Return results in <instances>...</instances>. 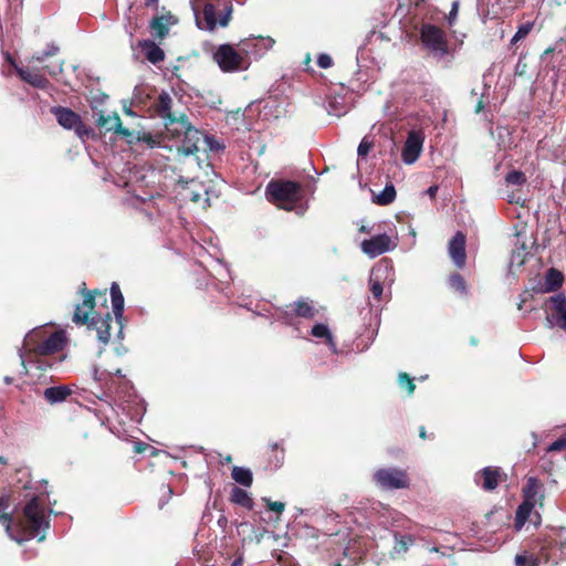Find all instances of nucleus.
Instances as JSON below:
<instances>
[{
    "instance_id": "f257e3e1",
    "label": "nucleus",
    "mask_w": 566,
    "mask_h": 566,
    "mask_svg": "<svg viewBox=\"0 0 566 566\" xmlns=\"http://www.w3.org/2000/svg\"><path fill=\"white\" fill-rule=\"evenodd\" d=\"M153 107L171 136L177 137L184 134L181 145L178 147V151L182 155H195L202 148L203 143H210V136L195 128L184 112L174 109V98L169 93L163 91Z\"/></svg>"
},
{
    "instance_id": "f03ea898",
    "label": "nucleus",
    "mask_w": 566,
    "mask_h": 566,
    "mask_svg": "<svg viewBox=\"0 0 566 566\" xmlns=\"http://www.w3.org/2000/svg\"><path fill=\"white\" fill-rule=\"evenodd\" d=\"M77 294L82 301L76 304L73 317L74 319L86 318H124L125 298L122 293L120 286L117 282H113L109 287L112 312L107 305V289L104 290H88L85 282H82L77 287Z\"/></svg>"
},
{
    "instance_id": "7ed1b4c3",
    "label": "nucleus",
    "mask_w": 566,
    "mask_h": 566,
    "mask_svg": "<svg viewBox=\"0 0 566 566\" xmlns=\"http://www.w3.org/2000/svg\"><path fill=\"white\" fill-rule=\"evenodd\" d=\"M46 329L40 331L34 328L24 337V347L27 350L38 355V369H46L50 364H46L42 357L53 355L62 352L66 344L67 337L64 329H54L48 336L43 334Z\"/></svg>"
},
{
    "instance_id": "20e7f679",
    "label": "nucleus",
    "mask_w": 566,
    "mask_h": 566,
    "mask_svg": "<svg viewBox=\"0 0 566 566\" xmlns=\"http://www.w3.org/2000/svg\"><path fill=\"white\" fill-rule=\"evenodd\" d=\"M265 42H271V40L264 38L243 40L238 44V50L231 44H221L213 52V61L224 73L248 70L250 66L249 48Z\"/></svg>"
},
{
    "instance_id": "39448f33",
    "label": "nucleus",
    "mask_w": 566,
    "mask_h": 566,
    "mask_svg": "<svg viewBox=\"0 0 566 566\" xmlns=\"http://www.w3.org/2000/svg\"><path fill=\"white\" fill-rule=\"evenodd\" d=\"M303 192L300 182L284 179H272L265 188L269 202L286 211L293 210L301 202Z\"/></svg>"
},
{
    "instance_id": "423d86ee",
    "label": "nucleus",
    "mask_w": 566,
    "mask_h": 566,
    "mask_svg": "<svg viewBox=\"0 0 566 566\" xmlns=\"http://www.w3.org/2000/svg\"><path fill=\"white\" fill-rule=\"evenodd\" d=\"M76 323L86 325L90 333H94L97 340L103 344H112L114 350L118 355L127 352L123 344L124 339V321H75Z\"/></svg>"
},
{
    "instance_id": "0eeeda50",
    "label": "nucleus",
    "mask_w": 566,
    "mask_h": 566,
    "mask_svg": "<svg viewBox=\"0 0 566 566\" xmlns=\"http://www.w3.org/2000/svg\"><path fill=\"white\" fill-rule=\"evenodd\" d=\"M60 126L67 130H74L82 140L95 138V132L92 127L83 123L81 116L73 109L64 106H53L50 109Z\"/></svg>"
},
{
    "instance_id": "6e6552de",
    "label": "nucleus",
    "mask_w": 566,
    "mask_h": 566,
    "mask_svg": "<svg viewBox=\"0 0 566 566\" xmlns=\"http://www.w3.org/2000/svg\"><path fill=\"white\" fill-rule=\"evenodd\" d=\"M23 517L29 535L35 537L49 528V518L38 496H33L23 509Z\"/></svg>"
},
{
    "instance_id": "1a4fd4ad",
    "label": "nucleus",
    "mask_w": 566,
    "mask_h": 566,
    "mask_svg": "<svg viewBox=\"0 0 566 566\" xmlns=\"http://www.w3.org/2000/svg\"><path fill=\"white\" fill-rule=\"evenodd\" d=\"M420 40L436 56L443 57L450 54L447 33L434 24L423 23L421 25Z\"/></svg>"
},
{
    "instance_id": "9d476101",
    "label": "nucleus",
    "mask_w": 566,
    "mask_h": 566,
    "mask_svg": "<svg viewBox=\"0 0 566 566\" xmlns=\"http://www.w3.org/2000/svg\"><path fill=\"white\" fill-rule=\"evenodd\" d=\"M373 480L381 490L408 489L410 485V478L407 471L400 468L378 469L374 473Z\"/></svg>"
},
{
    "instance_id": "9b49d317",
    "label": "nucleus",
    "mask_w": 566,
    "mask_h": 566,
    "mask_svg": "<svg viewBox=\"0 0 566 566\" xmlns=\"http://www.w3.org/2000/svg\"><path fill=\"white\" fill-rule=\"evenodd\" d=\"M222 7V10L218 13L213 3H206L202 9L203 24L201 21H198L199 28L213 31L217 27H227L232 15V4L230 1L224 0ZM197 20L199 19L197 18Z\"/></svg>"
},
{
    "instance_id": "f8f14e48",
    "label": "nucleus",
    "mask_w": 566,
    "mask_h": 566,
    "mask_svg": "<svg viewBox=\"0 0 566 566\" xmlns=\"http://www.w3.org/2000/svg\"><path fill=\"white\" fill-rule=\"evenodd\" d=\"M544 564L557 565L566 559V538L560 539L558 534L547 535L538 541Z\"/></svg>"
},
{
    "instance_id": "ddd939ff",
    "label": "nucleus",
    "mask_w": 566,
    "mask_h": 566,
    "mask_svg": "<svg viewBox=\"0 0 566 566\" xmlns=\"http://www.w3.org/2000/svg\"><path fill=\"white\" fill-rule=\"evenodd\" d=\"M424 134L421 130H410L402 147L401 158L407 165L416 163L422 151Z\"/></svg>"
},
{
    "instance_id": "4468645a",
    "label": "nucleus",
    "mask_w": 566,
    "mask_h": 566,
    "mask_svg": "<svg viewBox=\"0 0 566 566\" xmlns=\"http://www.w3.org/2000/svg\"><path fill=\"white\" fill-rule=\"evenodd\" d=\"M95 123L99 129L104 130V133L114 132L115 134L126 138L129 144L133 143L134 133L122 125L120 117L117 113H114L113 115H105L103 112H99Z\"/></svg>"
},
{
    "instance_id": "2eb2a0df",
    "label": "nucleus",
    "mask_w": 566,
    "mask_h": 566,
    "mask_svg": "<svg viewBox=\"0 0 566 566\" xmlns=\"http://www.w3.org/2000/svg\"><path fill=\"white\" fill-rule=\"evenodd\" d=\"M506 479V474L497 467H486L475 473V483L484 491H493L501 481Z\"/></svg>"
},
{
    "instance_id": "dca6fc26",
    "label": "nucleus",
    "mask_w": 566,
    "mask_h": 566,
    "mask_svg": "<svg viewBox=\"0 0 566 566\" xmlns=\"http://www.w3.org/2000/svg\"><path fill=\"white\" fill-rule=\"evenodd\" d=\"M467 238L463 232L458 231L449 241L448 251L457 268L463 269L467 263L465 251Z\"/></svg>"
},
{
    "instance_id": "f3484780",
    "label": "nucleus",
    "mask_w": 566,
    "mask_h": 566,
    "mask_svg": "<svg viewBox=\"0 0 566 566\" xmlns=\"http://www.w3.org/2000/svg\"><path fill=\"white\" fill-rule=\"evenodd\" d=\"M391 239L388 234L382 233L375 235L368 240H364L360 244L363 252L370 258H376L390 250Z\"/></svg>"
},
{
    "instance_id": "a211bd4d",
    "label": "nucleus",
    "mask_w": 566,
    "mask_h": 566,
    "mask_svg": "<svg viewBox=\"0 0 566 566\" xmlns=\"http://www.w3.org/2000/svg\"><path fill=\"white\" fill-rule=\"evenodd\" d=\"M290 314H293L300 318H313L315 316H323L325 314V307L316 305L313 301L298 300L294 304L289 305Z\"/></svg>"
},
{
    "instance_id": "6ab92c4d",
    "label": "nucleus",
    "mask_w": 566,
    "mask_h": 566,
    "mask_svg": "<svg viewBox=\"0 0 566 566\" xmlns=\"http://www.w3.org/2000/svg\"><path fill=\"white\" fill-rule=\"evenodd\" d=\"M544 308L547 316L552 315L553 318H566V296L559 293L548 297L544 303Z\"/></svg>"
},
{
    "instance_id": "aec40b11",
    "label": "nucleus",
    "mask_w": 566,
    "mask_h": 566,
    "mask_svg": "<svg viewBox=\"0 0 566 566\" xmlns=\"http://www.w3.org/2000/svg\"><path fill=\"white\" fill-rule=\"evenodd\" d=\"M285 460V450L279 442H273L270 444L268 463L264 467L265 471H276L282 468Z\"/></svg>"
},
{
    "instance_id": "412c9836",
    "label": "nucleus",
    "mask_w": 566,
    "mask_h": 566,
    "mask_svg": "<svg viewBox=\"0 0 566 566\" xmlns=\"http://www.w3.org/2000/svg\"><path fill=\"white\" fill-rule=\"evenodd\" d=\"M395 543L390 549V556L392 558L403 557L408 552L409 547L415 544V537L409 534H401L399 532L394 533Z\"/></svg>"
},
{
    "instance_id": "4be33fe9",
    "label": "nucleus",
    "mask_w": 566,
    "mask_h": 566,
    "mask_svg": "<svg viewBox=\"0 0 566 566\" xmlns=\"http://www.w3.org/2000/svg\"><path fill=\"white\" fill-rule=\"evenodd\" d=\"M138 46L142 48L145 57L151 63L157 65L165 60V52L151 40H142L138 42Z\"/></svg>"
},
{
    "instance_id": "5701e85b",
    "label": "nucleus",
    "mask_w": 566,
    "mask_h": 566,
    "mask_svg": "<svg viewBox=\"0 0 566 566\" xmlns=\"http://www.w3.org/2000/svg\"><path fill=\"white\" fill-rule=\"evenodd\" d=\"M72 392L73 391L69 386H53L43 391V397L50 405H55L64 402Z\"/></svg>"
},
{
    "instance_id": "b1692460",
    "label": "nucleus",
    "mask_w": 566,
    "mask_h": 566,
    "mask_svg": "<svg viewBox=\"0 0 566 566\" xmlns=\"http://www.w3.org/2000/svg\"><path fill=\"white\" fill-rule=\"evenodd\" d=\"M15 70H17L18 75L20 76V78L22 81L29 83L33 87L45 88L49 84L48 78L40 73L32 72L28 69H22V67H18V66H15Z\"/></svg>"
},
{
    "instance_id": "393cba45",
    "label": "nucleus",
    "mask_w": 566,
    "mask_h": 566,
    "mask_svg": "<svg viewBox=\"0 0 566 566\" xmlns=\"http://www.w3.org/2000/svg\"><path fill=\"white\" fill-rule=\"evenodd\" d=\"M563 283H564L563 273L555 268H551L545 273L543 291L544 292H555L563 285Z\"/></svg>"
},
{
    "instance_id": "a878e982",
    "label": "nucleus",
    "mask_w": 566,
    "mask_h": 566,
    "mask_svg": "<svg viewBox=\"0 0 566 566\" xmlns=\"http://www.w3.org/2000/svg\"><path fill=\"white\" fill-rule=\"evenodd\" d=\"M171 19L170 13L166 15H155L150 22L149 28L159 39H164L169 32V20Z\"/></svg>"
},
{
    "instance_id": "bb28decb",
    "label": "nucleus",
    "mask_w": 566,
    "mask_h": 566,
    "mask_svg": "<svg viewBox=\"0 0 566 566\" xmlns=\"http://www.w3.org/2000/svg\"><path fill=\"white\" fill-rule=\"evenodd\" d=\"M381 272H384V273L387 272V268L385 270H382L380 266L374 268L371 271V274H370V279H369L370 293L373 294L374 298H376L378 301L381 298V295L384 292V287H382V283H381V279L384 275Z\"/></svg>"
},
{
    "instance_id": "cd10ccee",
    "label": "nucleus",
    "mask_w": 566,
    "mask_h": 566,
    "mask_svg": "<svg viewBox=\"0 0 566 566\" xmlns=\"http://www.w3.org/2000/svg\"><path fill=\"white\" fill-rule=\"evenodd\" d=\"M230 501L237 505H240L247 510H252L254 502L251 495L239 486H233L230 494Z\"/></svg>"
},
{
    "instance_id": "c85d7f7f",
    "label": "nucleus",
    "mask_w": 566,
    "mask_h": 566,
    "mask_svg": "<svg viewBox=\"0 0 566 566\" xmlns=\"http://www.w3.org/2000/svg\"><path fill=\"white\" fill-rule=\"evenodd\" d=\"M10 495L0 496V524L6 527L7 533L11 532V525L13 522V514L9 512L10 507Z\"/></svg>"
},
{
    "instance_id": "c756f323",
    "label": "nucleus",
    "mask_w": 566,
    "mask_h": 566,
    "mask_svg": "<svg viewBox=\"0 0 566 566\" xmlns=\"http://www.w3.org/2000/svg\"><path fill=\"white\" fill-rule=\"evenodd\" d=\"M534 506H535V504L531 503V501H523L518 505L516 513H515V527L517 530L522 528L523 525L526 523Z\"/></svg>"
},
{
    "instance_id": "7c9ffc66",
    "label": "nucleus",
    "mask_w": 566,
    "mask_h": 566,
    "mask_svg": "<svg viewBox=\"0 0 566 566\" xmlns=\"http://www.w3.org/2000/svg\"><path fill=\"white\" fill-rule=\"evenodd\" d=\"M231 476L237 483L245 488H250L253 483L252 472L247 468L233 467L231 470Z\"/></svg>"
},
{
    "instance_id": "2f4dec72",
    "label": "nucleus",
    "mask_w": 566,
    "mask_h": 566,
    "mask_svg": "<svg viewBox=\"0 0 566 566\" xmlns=\"http://www.w3.org/2000/svg\"><path fill=\"white\" fill-rule=\"evenodd\" d=\"M542 488V483L538 479L531 476L527 479L526 485L523 489L524 501H531L536 504V497Z\"/></svg>"
},
{
    "instance_id": "473e14b6",
    "label": "nucleus",
    "mask_w": 566,
    "mask_h": 566,
    "mask_svg": "<svg viewBox=\"0 0 566 566\" xmlns=\"http://www.w3.org/2000/svg\"><path fill=\"white\" fill-rule=\"evenodd\" d=\"M449 287L459 295L468 294V284L464 276L458 272L452 273L448 279Z\"/></svg>"
},
{
    "instance_id": "72a5a7b5",
    "label": "nucleus",
    "mask_w": 566,
    "mask_h": 566,
    "mask_svg": "<svg viewBox=\"0 0 566 566\" xmlns=\"http://www.w3.org/2000/svg\"><path fill=\"white\" fill-rule=\"evenodd\" d=\"M538 554H517L515 556L516 566H539L543 562L541 555V544L538 543Z\"/></svg>"
},
{
    "instance_id": "f704fd0d",
    "label": "nucleus",
    "mask_w": 566,
    "mask_h": 566,
    "mask_svg": "<svg viewBox=\"0 0 566 566\" xmlns=\"http://www.w3.org/2000/svg\"><path fill=\"white\" fill-rule=\"evenodd\" d=\"M396 188L392 184H387L384 188V190L375 196L374 202L379 206H388L392 203L396 199Z\"/></svg>"
},
{
    "instance_id": "c9c22d12",
    "label": "nucleus",
    "mask_w": 566,
    "mask_h": 566,
    "mask_svg": "<svg viewBox=\"0 0 566 566\" xmlns=\"http://www.w3.org/2000/svg\"><path fill=\"white\" fill-rule=\"evenodd\" d=\"M398 384L401 388H405L407 394L411 396L415 392L416 385L413 378L409 376L407 373H399L398 375Z\"/></svg>"
},
{
    "instance_id": "e433bc0d",
    "label": "nucleus",
    "mask_w": 566,
    "mask_h": 566,
    "mask_svg": "<svg viewBox=\"0 0 566 566\" xmlns=\"http://www.w3.org/2000/svg\"><path fill=\"white\" fill-rule=\"evenodd\" d=\"M312 335L317 338H326V342L329 345H332L333 347L335 346L333 343V337L331 335V332H329L328 327L324 324H316L315 326H313Z\"/></svg>"
},
{
    "instance_id": "4c0bfd02",
    "label": "nucleus",
    "mask_w": 566,
    "mask_h": 566,
    "mask_svg": "<svg viewBox=\"0 0 566 566\" xmlns=\"http://www.w3.org/2000/svg\"><path fill=\"white\" fill-rule=\"evenodd\" d=\"M505 181L509 185L522 186V185L526 184L527 179H526L524 172H522L520 170H512V171L507 172V175L505 176Z\"/></svg>"
},
{
    "instance_id": "58836bf2",
    "label": "nucleus",
    "mask_w": 566,
    "mask_h": 566,
    "mask_svg": "<svg viewBox=\"0 0 566 566\" xmlns=\"http://www.w3.org/2000/svg\"><path fill=\"white\" fill-rule=\"evenodd\" d=\"M60 49L55 44H49L45 50L39 52L32 59L39 63H43L50 56H54L59 53Z\"/></svg>"
},
{
    "instance_id": "ea45409f",
    "label": "nucleus",
    "mask_w": 566,
    "mask_h": 566,
    "mask_svg": "<svg viewBox=\"0 0 566 566\" xmlns=\"http://www.w3.org/2000/svg\"><path fill=\"white\" fill-rule=\"evenodd\" d=\"M135 139L147 144L148 147L154 148L160 144V140L148 132H138Z\"/></svg>"
},
{
    "instance_id": "a19ab883",
    "label": "nucleus",
    "mask_w": 566,
    "mask_h": 566,
    "mask_svg": "<svg viewBox=\"0 0 566 566\" xmlns=\"http://www.w3.org/2000/svg\"><path fill=\"white\" fill-rule=\"evenodd\" d=\"M532 29H533L532 22H526V23L521 24L518 27L516 33L513 35V38L511 40V44H515L518 41H521L522 39L526 38L528 35V33L532 31Z\"/></svg>"
},
{
    "instance_id": "79ce46f5",
    "label": "nucleus",
    "mask_w": 566,
    "mask_h": 566,
    "mask_svg": "<svg viewBox=\"0 0 566 566\" xmlns=\"http://www.w3.org/2000/svg\"><path fill=\"white\" fill-rule=\"evenodd\" d=\"M263 502L266 505L269 511L275 512L277 515H281L285 509V503L279 501H271L270 499L263 497Z\"/></svg>"
},
{
    "instance_id": "37998d69",
    "label": "nucleus",
    "mask_w": 566,
    "mask_h": 566,
    "mask_svg": "<svg viewBox=\"0 0 566 566\" xmlns=\"http://www.w3.org/2000/svg\"><path fill=\"white\" fill-rule=\"evenodd\" d=\"M566 450V433L551 443L547 448V452H557Z\"/></svg>"
},
{
    "instance_id": "c03bdc74",
    "label": "nucleus",
    "mask_w": 566,
    "mask_h": 566,
    "mask_svg": "<svg viewBox=\"0 0 566 566\" xmlns=\"http://www.w3.org/2000/svg\"><path fill=\"white\" fill-rule=\"evenodd\" d=\"M317 65L321 69H328L333 65V59L328 54L322 53L317 57Z\"/></svg>"
},
{
    "instance_id": "a18cd8bd",
    "label": "nucleus",
    "mask_w": 566,
    "mask_h": 566,
    "mask_svg": "<svg viewBox=\"0 0 566 566\" xmlns=\"http://www.w3.org/2000/svg\"><path fill=\"white\" fill-rule=\"evenodd\" d=\"M371 148H373V143H370L366 139H363L357 149L358 156H360V157L367 156L369 154V151L371 150Z\"/></svg>"
},
{
    "instance_id": "49530a36",
    "label": "nucleus",
    "mask_w": 566,
    "mask_h": 566,
    "mask_svg": "<svg viewBox=\"0 0 566 566\" xmlns=\"http://www.w3.org/2000/svg\"><path fill=\"white\" fill-rule=\"evenodd\" d=\"M43 70H45L50 75L56 76L62 73L63 67L62 63L54 64V65H44Z\"/></svg>"
},
{
    "instance_id": "de8ad7c7",
    "label": "nucleus",
    "mask_w": 566,
    "mask_h": 566,
    "mask_svg": "<svg viewBox=\"0 0 566 566\" xmlns=\"http://www.w3.org/2000/svg\"><path fill=\"white\" fill-rule=\"evenodd\" d=\"M211 143H203L202 144V150L207 151V150H219L221 148H223V146H221L213 137H210V140Z\"/></svg>"
},
{
    "instance_id": "09e8293b",
    "label": "nucleus",
    "mask_w": 566,
    "mask_h": 566,
    "mask_svg": "<svg viewBox=\"0 0 566 566\" xmlns=\"http://www.w3.org/2000/svg\"><path fill=\"white\" fill-rule=\"evenodd\" d=\"M457 14H458V2H453L451 11L449 12V15H448V22L450 25H452L454 23V21L457 19Z\"/></svg>"
},
{
    "instance_id": "8fccbe9b",
    "label": "nucleus",
    "mask_w": 566,
    "mask_h": 566,
    "mask_svg": "<svg viewBox=\"0 0 566 566\" xmlns=\"http://www.w3.org/2000/svg\"><path fill=\"white\" fill-rule=\"evenodd\" d=\"M149 446L143 441L134 442L133 450L134 453H143Z\"/></svg>"
},
{
    "instance_id": "3c124183",
    "label": "nucleus",
    "mask_w": 566,
    "mask_h": 566,
    "mask_svg": "<svg viewBox=\"0 0 566 566\" xmlns=\"http://www.w3.org/2000/svg\"><path fill=\"white\" fill-rule=\"evenodd\" d=\"M548 323V327H554V326H557L559 327L560 329H563L564 332H566V321H547Z\"/></svg>"
},
{
    "instance_id": "603ef678",
    "label": "nucleus",
    "mask_w": 566,
    "mask_h": 566,
    "mask_svg": "<svg viewBox=\"0 0 566 566\" xmlns=\"http://www.w3.org/2000/svg\"><path fill=\"white\" fill-rule=\"evenodd\" d=\"M555 51H556V45H555V46H549V48H547V49L543 52V54H542V56H541V57H542V60H543V61H545V60H546V57H547L549 54L554 53Z\"/></svg>"
},
{
    "instance_id": "864d4df0",
    "label": "nucleus",
    "mask_w": 566,
    "mask_h": 566,
    "mask_svg": "<svg viewBox=\"0 0 566 566\" xmlns=\"http://www.w3.org/2000/svg\"><path fill=\"white\" fill-rule=\"evenodd\" d=\"M525 67L526 64L518 61V63L516 64V74L523 75L525 73Z\"/></svg>"
},
{
    "instance_id": "5fc2aeb1",
    "label": "nucleus",
    "mask_w": 566,
    "mask_h": 566,
    "mask_svg": "<svg viewBox=\"0 0 566 566\" xmlns=\"http://www.w3.org/2000/svg\"><path fill=\"white\" fill-rule=\"evenodd\" d=\"M158 2H159V0H145V6L148 8L157 9Z\"/></svg>"
},
{
    "instance_id": "6e6d98bb",
    "label": "nucleus",
    "mask_w": 566,
    "mask_h": 566,
    "mask_svg": "<svg viewBox=\"0 0 566 566\" xmlns=\"http://www.w3.org/2000/svg\"><path fill=\"white\" fill-rule=\"evenodd\" d=\"M419 437L422 439V440H426L428 438V434H427V430L423 426H421L419 428Z\"/></svg>"
},
{
    "instance_id": "4d7b16f0",
    "label": "nucleus",
    "mask_w": 566,
    "mask_h": 566,
    "mask_svg": "<svg viewBox=\"0 0 566 566\" xmlns=\"http://www.w3.org/2000/svg\"><path fill=\"white\" fill-rule=\"evenodd\" d=\"M484 108V103L482 99H480L475 105V113H480Z\"/></svg>"
},
{
    "instance_id": "13d9d810",
    "label": "nucleus",
    "mask_w": 566,
    "mask_h": 566,
    "mask_svg": "<svg viewBox=\"0 0 566 566\" xmlns=\"http://www.w3.org/2000/svg\"><path fill=\"white\" fill-rule=\"evenodd\" d=\"M231 566H242V559H241V558H237V559H234V560L231 563Z\"/></svg>"
},
{
    "instance_id": "bf43d9fd",
    "label": "nucleus",
    "mask_w": 566,
    "mask_h": 566,
    "mask_svg": "<svg viewBox=\"0 0 566 566\" xmlns=\"http://www.w3.org/2000/svg\"><path fill=\"white\" fill-rule=\"evenodd\" d=\"M509 202H511V203H513V202L514 203H520V200L516 199L514 195H512V196H510Z\"/></svg>"
},
{
    "instance_id": "052dcab7",
    "label": "nucleus",
    "mask_w": 566,
    "mask_h": 566,
    "mask_svg": "<svg viewBox=\"0 0 566 566\" xmlns=\"http://www.w3.org/2000/svg\"><path fill=\"white\" fill-rule=\"evenodd\" d=\"M359 231H360V232H363V233H369V232H370V229H369V228H367V227H365V226H361V227L359 228Z\"/></svg>"
},
{
    "instance_id": "680f3d73",
    "label": "nucleus",
    "mask_w": 566,
    "mask_h": 566,
    "mask_svg": "<svg viewBox=\"0 0 566 566\" xmlns=\"http://www.w3.org/2000/svg\"><path fill=\"white\" fill-rule=\"evenodd\" d=\"M115 376H118L120 378H125V376L122 374V370L118 368L113 373Z\"/></svg>"
},
{
    "instance_id": "e2e57ef3",
    "label": "nucleus",
    "mask_w": 566,
    "mask_h": 566,
    "mask_svg": "<svg viewBox=\"0 0 566 566\" xmlns=\"http://www.w3.org/2000/svg\"><path fill=\"white\" fill-rule=\"evenodd\" d=\"M8 461L4 457L0 455V464H7Z\"/></svg>"
},
{
    "instance_id": "0e129e2a",
    "label": "nucleus",
    "mask_w": 566,
    "mask_h": 566,
    "mask_svg": "<svg viewBox=\"0 0 566 566\" xmlns=\"http://www.w3.org/2000/svg\"><path fill=\"white\" fill-rule=\"evenodd\" d=\"M436 190H437L436 187H430L429 188V193L432 196L436 192Z\"/></svg>"
},
{
    "instance_id": "69168bd1",
    "label": "nucleus",
    "mask_w": 566,
    "mask_h": 566,
    "mask_svg": "<svg viewBox=\"0 0 566 566\" xmlns=\"http://www.w3.org/2000/svg\"><path fill=\"white\" fill-rule=\"evenodd\" d=\"M470 343L471 345L475 346L478 344V340L475 339V337H471Z\"/></svg>"
},
{
    "instance_id": "338daca9",
    "label": "nucleus",
    "mask_w": 566,
    "mask_h": 566,
    "mask_svg": "<svg viewBox=\"0 0 566 566\" xmlns=\"http://www.w3.org/2000/svg\"><path fill=\"white\" fill-rule=\"evenodd\" d=\"M4 381H6L7 384H11V382H12V378H11V377H6V378H4Z\"/></svg>"
},
{
    "instance_id": "774afa93",
    "label": "nucleus",
    "mask_w": 566,
    "mask_h": 566,
    "mask_svg": "<svg viewBox=\"0 0 566 566\" xmlns=\"http://www.w3.org/2000/svg\"><path fill=\"white\" fill-rule=\"evenodd\" d=\"M191 200H192V201H195V202H197V201L199 200V197H198V196H195V197H192V199H191Z\"/></svg>"
}]
</instances>
